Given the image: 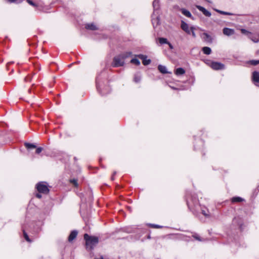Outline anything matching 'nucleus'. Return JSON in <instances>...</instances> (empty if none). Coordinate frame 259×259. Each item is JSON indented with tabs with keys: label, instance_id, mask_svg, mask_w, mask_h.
I'll use <instances>...</instances> for the list:
<instances>
[{
	"label": "nucleus",
	"instance_id": "nucleus-19",
	"mask_svg": "<svg viewBox=\"0 0 259 259\" xmlns=\"http://www.w3.org/2000/svg\"><path fill=\"white\" fill-rule=\"evenodd\" d=\"M175 74L177 75H181L185 74V70L183 68H177L175 72Z\"/></svg>",
	"mask_w": 259,
	"mask_h": 259
},
{
	"label": "nucleus",
	"instance_id": "nucleus-34",
	"mask_svg": "<svg viewBox=\"0 0 259 259\" xmlns=\"http://www.w3.org/2000/svg\"><path fill=\"white\" fill-rule=\"evenodd\" d=\"M42 150H43L42 148H41V147H38L36 149L35 153L36 154H39L42 151Z\"/></svg>",
	"mask_w": 259,
	"mask_h": 259
},
{
	"label": "nucleus",
	"instance_id": "nucleus-10",
	"mask_svg": "<svg viewBox=\"0 0 259 259\" xmlns=\"http://www.w3.org/2000/svg\"><path fill=\"white\" fill-rule=\"evenodd\" d=\"M196 8L201 11L205 16L206 17H210L211 16V13L207 11L206 9H205L204 7L200 6H197Z\"/></svg>",
	"mask_w": 259,
	"mask_h": 259
},
{
	"label": "nucleus",
	"instance_id": "nucleus-14",
	"mask_svg": "<svg viewBox=\"0 0 259 259\" xmlns=\"http://www.w3.org/2000/svg\"><path fill=\"white\" fill-rule=\"evenodd\" d=\"M77 234L78 232L76 230H73L71 231L68 238V241H72L76 237Z\"/></svg>",
	"mask_w": 259,
	"mask_h": 259
},
{
	"label": "nucleus",
	"instance_id": "nucleus-1",
	"mask_svg": "<svg viewBox=\"0 0 259 259\" xmlns=\"http://www.w3.org/2000/svg\"><path fill=\"white\" fill-rule=\"evenodd\" d=\"M187 203L189 209L194 213L197 214L200 211L205 217L209 216V212L207 208L201 206L198 202V199L196 196H187Z\"/></svg>",
	"mask_w": 259,
	"mask_h": 259
},
{
	"label": "nucleus",
	"instance_id": "nucleus-4",
	"mask_svg": "<svg viewBox=\"0 0 259 259\" xmlns=\"http://www.w3.org/2000/svg\"><path fill=\"white\" fill-rule=\"evenodd\" d=\"M36 188L39 193L47 194L49 192V189L46 182H41L38 183L36 186Z\"/></svg>",
	"mask_w": 259,
	"mask_h": 259
},
{
	"label": "nucleus",
	"instance_id": "nucleus-20",
	"mask_svg": "<svg viewBox=\"0 0 259 259\" xmlns=\"http://www.w3.org/2000/svg\"><path fill=\"white\" fill-rule=\"evenodd\" d=\"M181 12L182 13L185 15V16L188 17V18H191L192 15L191 13L187 10L185 9H181Z\"/></svg>",
	"mask_w": 259,
	"mask_h": 259
},
{
	"label": "nucleus",
	"instance_id": "nucleus-12",
	"mask_svg": "<svg viewBox=\"0 0 259 259\" xmlns=\"http://www.w3.org/2000/svg\"><path fill=\"white\" fill-rule=\"evenodd\" d=\"M223 32L224 34L227 35V36H230L234 34L235 31L233 29H231L229 28L225 27L223 29Z\"/></svg>",
	"mask_w": 259,
	"mask_h": 259
},
{
	"label": "nucleus",
	"instance_id": "nucleus-6",
	"mask_svg": "<svg viewBox=\"0 0 259 259\" xmlns=\"http://www.w3.org/2000/svg\"><path fill=\"white\" fill-rule=\"evenodd\" d=\"M153 14L160 13V2L159 0H154L153 2Z\"/></svg>",
	"mask_w": 259,
	"mask_h": 259
},
{
	"label": "nucleus",
	"instance_id": "nucleus-25",
	"mask_svg": "<svg viewBox=\"0 0 259 259\" xmlns=\"http://www.w3.org/2000/svg\"><path fill=\"white\" fill-rule=\"evenodd\" d=\"M141 76L140 74H136L134 76V80L135 82H139L141 80Z\"/></svg>",
	"mask_w": 259,
	"mask_h": 259
},
{
	"label": "nucleus",
	"instance_id": "nucleus-40",
	"mask_svg": "<svg viewBox=\"0 0 259 259\" xmlns=\"http://www.w3.org/2000/svg\"><path fill=\"white\" fill-rule=\"evenodd\" d=\"M114 176H112V177H111V180H112V181H113V180H114Z\"/></svg>",
	"mask_w": 259,
	"mask_h": 259
},
{
	"label": "nucleus",
	"instance_id": "nucleus-26",
	"mask_svg": "<svg viewBox=\"0 0 259 259\" xmlns=\"http://www.w3.org/2000/svg\"><path fill=\"white\" fill-rule=\"evenodd\" d=\"M25 146L27 149H31L36 148V146L34 144L26 143H25Z\"/></svg>",
	"mask_w": 259,
	"mask_h": 259
},
{
	"label": "nucleus",
	"instance_id": "nucleus-23",
	"mask_svg": "<svg viewBox=\"0 0 259 259\" xmlns=\"http://www.w3.org/2000/svg\"><path fill=\"white\" fill-rule=\"evenodd\" d=\"M243 199L240 197H234L231 199L232 203L239 202L243 201Z\"/></svg>",
	"mask_w": 259,
	"mask_h": 259
},
{
	"label": "nucleus",
	"instance_id": "nucleus-3",
	"mask_svg": "<svg viewBox=\"0 0 259 259\" xmlns=\"http://www.w3.org/2000/svg\"><path fill=\"white\" fill-rule=\"evenodd\" d=\"M84 239L85 240L86 247L88 249H92L99 242L97 237L91 236L88 234L84 235Z\"/></svg>",
	"mask_w": 259,
	"mask_h": 259
},
{
	"label": "nucleus",
	"instance_id": "nucleus-9",
	"mask_svg": "<svg viewBox=\"0 0 259 259\" xmlns=\"http://www.w3.org/2000/svg\"><path fill=\"white\" fill-rule=\"evenodd\" d=\"M252 80L255 85L259 87V72L258 71L253 72Z\"/></svg>",
	"mask_w": 259,
	"mask_h": 259
},
{
	"label": "nucleus",
	"instance_id": "nucleus-39",
	"mask_svg": "<svg viewBox=\"0 0 259 259\" xmlns=\"http://www.w3.org/2000/svg\"><path fill=\"white\" fill-rule=\"evenodd\" d=\"M167 44L169 45L170 48L171 49H172L173 48V47L171 45V44L170 43H169V42H168Z\"/></svg>",
	"mask_w": 259,
	"mask_h": 259
},
{
	"label": "nucleus",
	"instance_id": "nucleus-24",
	"mask_svg": "<svg viewBox=\"0 0 259 259\" xmlns=\"http://www.w3.org/2000/svg\"><path fill=\"white\" fill-rule=\"evenodd\" d=\"M214 11L217 12L218 13H219L221 14H223V15H233V14L231 13L223 11H221V10H220L218 9H214Z\"/></svg>",
	"mask_w": 259,
	"mask_h": 259
},
{
	"label": "nucleus",
	"instance_id": "nucleus-32",
	"mask_svg": "<svg viewBox=\"0 0 259 259\" xmlns=\"http://www.w3.org/2000/svg\"><path fill=\"white\" fill-rule=\"evenodd\" d=\"M193 237L197 240H198L199 241H204V239H201L200 236H199L197 234H194L193 235Z\"/></svg>",
	"mask_w": 259,
	"mask_h": 259
},
{
	"label": "nucleus",
	"instance_id": "nucleus-18",
	"mask_svg": "<svg viewBox=\"0 0 259 259\" xmlns=\"http://www.w3.org/2000/svg\"><path fill=\"white\" fill-rule=\"evenodd\" d=\"M249 38L254 42H257L259 41V35H254L251 33V34L249 36Z\"/></svg>",
	"mask_w": 259,
	"mask_h": 259
},
{
	"label": "nucleus",
	"instance_id": "nucleus-37",
	"mask_svg": "<svg viewBox=\"0 0 259 259\" xmlns=\"http://www.w3.org/2000/svg\"><path fill=\"white\" fill-rule=\"evenodd\" d=\"M151 226L153 228H160L161 227L157 225H154V224H152L151 225Z\"/></svg>",
	"mask_w": 259,
	"mask_h": 259
},
{
	"label": "nucleus",
	"instance_id": "nucleus-35",
	"mask_svg": "<svg viewBox=\"0 0 259 259\" xmlns=\"http://www.w3.org/2000/svg\"><path fill=\"white\" fill-rule=\"evenodd\" d=\"M10 3H21V1L18 2L17 0H7Z\"/></svg>",
	"mask_w": 259,
	"mask_h": 259
},
{
	"label": "nucleus",
	"instance_id": "nucleus-38",
	"mask_svg": "<svg viewBox=\"0 0 259 259\" xmlns=\"http://www.w3.org/2000/svg\"><path fill=\"white\" fill-rule=\"evenodd\" d=\"M36 197L38 198H41V195L39 193H37L36 194Z\"/></svg>",
	"mask_w": 259,
	"mask_h": 259
},
{
	"label": "nucleus",
	"instance_id": "nucleus-15",
	"mask_svg": "<svg viewBox=\"0 0 259 259\" xmlns=\"http://www.w3.org/2000/svg\"><path fill=\"white\" fill-rule=\"evenodd\" d=\"M100 74H99L96 78V85H97V89L98 91L101 93L102 95H105V93L102 92L101 90H100Z\"/></svg>",
	"mask_w": 259,
	"mask_h": 259
},
{
	"label": "nucleus",
	"instance_id": "nucleus-41",
	"mask_svg": "<svg viewBox=\"0 0 259 259\" xmlns=\"http://www.w3.org/2000/svg\"><path fill=\"white\" fill-rule=\"evenodd\" d=\"M95 259H104L102 257H100V258H95Z\"/></svg>",
	"mask_w": 259,
	"mask_h": 259
},
{
	"label": "nucleus",
	"instance_id": "nucleus-29",
	"mask_svg": "<svg viewBox=\"0 0 259 259\" xmlns=\"http://www.w3.org/2000/svg\"><path fill=\"white\" fill-rule=\"evenodd\" d=\"M131 62L133 64H136V65H139L140 64V61L136 58L132 59L131 61Z\"/></svg>",
	"mask_w": 259,
	"mask_h": 259
},
{
	"label": "nucleus",
	"instance_id": "nucleus-13",
	"mask_svg": "<svg viewBox=\"0 0 259 259\" xmlns=\"http://www.w3.org/2000/svg\"><path fill=\"white\" fill-rule=\"evenodd\" d=\"M138 57L143 60L142 63L144 65H147L151 63V60L147 59V56L144 55H139Z\"/></svg>",
	"mask_w": 259,
	"mask_h": 259
},
{
	"label": "nucleus",
	"instance_id": "nucleus-8",
	"mask_svg": "<svg viewBox=\"0 0 259 259\" xmlns=\"http://www.w3.org/2000/svg\"><path fill=\"white\" fill-rule=\"evenodd\" d=\"M181 27L188 34H191V27H190L189 25L184 21H181Z\"/></svg>",
	"mask_w": 259,
	"mask_h": 259
},
{
	"label": "nucleus",
	"instance_id": "nucleus-7",
	"mask_svg": "<svg viewBox=\"0 0 259 259\" xmlns=\"http://www.w3.org/2000/svg\"><path fill=\"white\" fill-rule=\"evenodd\" d=\"M210 67L214 70H221L224 68V65L217 62H212L210 65Z\"/></svg>",
	"mask_w": 259,
	"mask_h": 259
},
{
	"label": "nucleus",
	"instance_id": "nucleus-30",
	"mask_svg": "<svg viewBox=\"0 0 259 259\" xmlns=\"http://www.w3.org/2000/svg\"><path fill=\"white\" fill-rule=\"evenodd\" d=\"M241 32H242V33L246 35L248 37H249V36H250L251 34V32L248 31L247 30H246L245 29H241Z\"/></svg>",
	"mask_w": 259,
	"mask_h": 259
},
{
	"label": "nucleus",
	"instance_id": "nucleus-22",
	"mask_svg": "<svg viewBox=\"0 0 259 259\" xmlns=\"http://www.w3.org/2000/svg\"><path fill=\"white\" fill-rule=\"evenodd\" d=\"M26 1L31 6H32L33 7H36V10H37L41 11V7L37 6L36 4L34 3L32 1H31V0H27Z\"/></svg>",
	"mask_w": 259,
	"mask_h": 259
},
{
	"label": "nucleus",
	"instance_id": "nucleus-27",
	"mask_svg": "<svg viewBox=\"0 0 259 259\" xmlns=\"http://www.w3.org/2000/svg\"><path fill=\"white\" fill-rule=\"evenodd\" d=\"M196 29V27L195 26H191V34H192V36L194 38H195L196 37V34L195 32V30Z\"/></svg>",
	"mask_w": 259,
	"mask_h": 259
},
{
	"label": "nucleus",
	"instance_id": "nucleus-36",
	"mask_svg": "<svg viewBox=\"0 0 259 259\" xmlns=\"http://www.w3.org/2000/svg\"><path fill=\"white\" fill-rule=\"evenodd\" d=\"M70 182L73 183L76 187L77 186V180L75 179H73L70 181Z\"/></svg>",
	"mask_w": 259,
	"mask_h": 259
},
{
	"label": "nucleus",
	"instance_id": "nucleus-31",
	"mask_svg": "<svg viewBox=\"0 0 259 259\" xmlns=\"http://www.w3.org/2000/svg\"><path fill=\"white\" fill-rule=\"evenodd\" d=\"M23 235H24V237L25 238V240L29 242H31V240L29 239V237H28V235H27V234L25 232V231L23 230Z\"/></svg>",
	"mask_w": 259,
	"mask_h": 259
},
{
	"label": "nucleus",
	"instance_id": "nucleus-21",
	"mask_svg": "<svg viewBox=\"0 0 259 259\" xmlns=\"http://www.w3.org/2000/svg\"><path fill=\"white\" fill-rule=\"evenodd\" d=\"M202 51L204 54L209 55L211 53V50L209 47H204L202 49Z\"/></svg>",
	"mask_w": 259,
	"mask_h": 259
},
{
	"label": "nucleus",
	"instance_id": "nucleus-16",
	"mask_svg": "<svg viewBox=\"0 0 259 259\" xmlns=\"http://www.w3.org/2000/svg\"><path fill=\"white\" fill-rule=\"evenodd\" d=\"M158 70L163 74L170 73L167 71L166 67L165 66L162 65H159L158 66Z\"/></svg>",
	"mask_w": 259,
	"mask_h": 259
},
{
	"label": "nucleus",
	"instance_id": "nucleus-33",
	"mask_svg": "<svg viewBox=\"0 0 259 259\" xmlns=\"http://www.w3.org/2000/svg\"><path fill=\"white\" fill-rule=\"evenodd\" d=\"M250 63L253 65H256L259 64V60H251L250 61Z\"/></svg>",
	"mask_w": 259,
	"mask_h": 259
},
{
	"label": "nucleus",
	"instance_id": "nucleus-28",
	"mask_svg": "<svg viewBox=\"0 0 259 259\" xmlns=\"http://www.w3.org/2000/svg\"><path fill=\"white\" fill-rule=\"evenodd\" d=\"M159 42L160 44H167L168 41L166 38L163 37H160L159 38Z\"/></svg>",
	"mask_w": 259,
	"mask_h": 259
},
{
	"label": "nucleus",
	"instance_id": "nucleus-2",
	"mask_svg": "<svg viewBox=\"0 0 259 259\" xmlns=\"http://www.w3.org/2000/svg\"><path fill=\"white\" fill-rule=\"evenodd\" d=\"M132 55L131 52H126L120 54L118 56H115L113 58L112 65L114 67H118L122 66L124 64V59Z\"/></svg>",
	"mask_w": 259,
	"mask_h": 259
},
{
	"label": "nucleus",
	"instance_id": "nucleus-5",
	"mask_svg": "<svg viewBox=\"0 0 259 259\" xmlns=\"http://www.w3.org/2000/svg\"><path fill=\"white\" fill-rule=\"evenodd\" d=\"M159 15L160 13H155V15L152 14L151 16V21L154 27H156L160 23Z\"/></svg>",
	"mask_w": 259,
	"mask_h": 259
},
{
	"label": "nucleus",
	"instance_id": "nucleus-43",
	"mask_svg": "<svg viewBox=\"0 0 259 259\" xmlns=\"http://www.w3.org/2000/svg\"><path fill=\"white\" fill-rule=\"evenodd\" d=\"M101 73L105 74V72H104V71H103Z\"/></svg>",
	"mask_w": 259,
	"mask_h": 259
},
{
	"label": "nucleus",
	"instance_id": "nucleus-11",
	"mask_svg": "<svg viewBox=\"0 0 259 259\" xmlns=\"http://www.w3.org/2000/svg\"><path fill=\"white\" fill-rule=\"evenodd\" d=\"M201 37L203 39V40L207 42H211L212 39L211 36L208 34L207 33H203L201 35Z\"/></svg>",
	"mask_w": 259,
	"mask_h": 259
},
{
	"label": "nucleus",
	"instance_id": "nucleus-17",
	"mask_svg": "<svg viewBox=\"0 0 259 259\" xmlns=\"http://www.w3.org/2000/svg\"><path fill=\"white\" fill-rule=\"evenodd\" d=\"M85 28L87 29L94 30L97 29L96 26L93 23L87 24L85 25Z\"/></svg>",
	"mask_w": 259,
	"mask_h": 259
},
{
	"label": "nucleus",
	"instance_id": "nucleus-42",
	"mask_svg": "<svg viewBox=\"0 0 259 259\" xmlns=\"http://www.w3.org/2000/svg\"><path fill=\"white\" fill-rule=\"evenodd\" d=\"M115 174H116V172H114L113 173V176H114V175H115Z\"/></svg>",
	"mask_w": 259,
	"mask_h": 259
}]
</instances>
